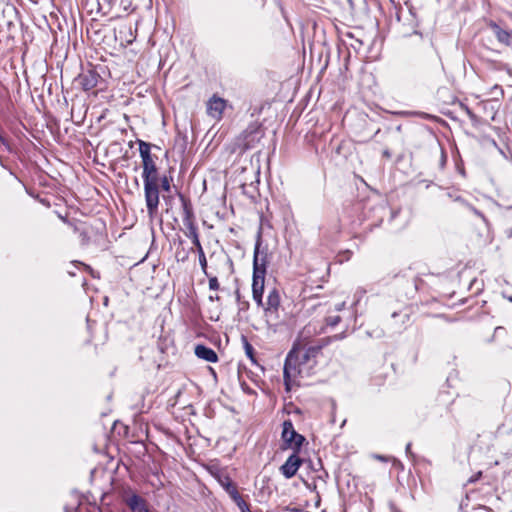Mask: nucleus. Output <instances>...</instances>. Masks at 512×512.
I'll use <instances>...</instances> for the list:
<instances>
[{
	"mask_svg": "<svg viewBox=\"0 0 512 512\" xmlns=\"http://www.w3.org/2000/svg\"><path fill=\"white\" fill-rule=\"evenodd\" d=\"M340 320L339 316H329L327 318V325L334 327L340 322Z\"/></svg>",
	"mask_w": 512,
	"mask_h": 512,
	"instance_id": "25",
	"label": "nucleus"
},
{
	"mask_svg": "<svg viewBox=\"0 0 512 512\" xmlns=\"http://www.w3.org/2000/svg\"><path fill=\"white\" fill-rule=\"evenodd\" d=\"M397 315H398V314H397V312H394V313L392 314V317H393V318H395Z\"/></svg>",
	"mask_w": 512,
	"mask_h": 512,
	"instance_id": "42",
	"label": "nucleus"
},
{
	"mask_svg": "<svg viewBox=\"0 0 512 512\" xmlns=\"http://www.w3.org/2000/svg\"><path fill=\"white\" fill-rule=\"evenodd\" d=\"M449 198H451L455 202H459L464 206H467L468 203L461 196H453L451 193L447 194Z\"/></svg>",
	"mask_w": 512,
	"mask_h": 512,
	"instance_id": "26",
	"label": "nucleus"
},
{
	"mask_svg": "<svg viewBox=\"0 0 512 512\" xmlns=\"http://www.w3.org/2000/svg\"><path fill=\"white\" fill-rule=\"evenodd\" d=\"M356 45H358V42H355V44H352V47L356 48Z\"/></svg>",
	"mask_w": 512,
	"mask_h": 512,
	"instance_id": "44",
	"label": "nucleus"
},
{
	"mask_svg": "<svg viewBox=\"0 0 512 512\" xmlns=\"http://www.w3.org/2000/svg\"><path fill=\"white\" fill-rule=\"evenodd\" d=\"M491 94L493 95L494 99H498L499 97H503L504 91L501 86L495 85L491 89Z\"/></svg>",
	"mask_w": 512,
	"mask_h": 512,
	"instance_id": "22",
	"label": "nucleus"
},
{
	"mask_svg": "<svg viewBox=\"0 0 512 512\" xmlns=\"http://www.w3.org/2000/svg\"><path fill=\"white\" fill-rule=\"evenodd\" d=\"M184 233H185V235L188 238L191 239L192 243L194 244L195 249H196V251L198 253L199 264L201 266L202 272L206 276H208V272H207V259H206L203 247H202V245L200 243V240H199L198 229L194 230V232H192V231H184Z\"/></svg>",
	"mask_w": 512,
	"mask_h": 512,
	"instance_id": "11",
	"label": "nucleus"
},
{
	"mask_svg": "<svg viewBox=\"0 0 512 512\" xmlns=\"http://www.w3.org/2000/svg\"><path fill=\"white\" fill-rule=\"evenodd\" d=\"M195 355L207 362L215 363L218 361L217 353L210 347L199 344L195 347Z\"/></svg>",
	"mask_w": 512,
	"mask_h": 512,
	"instance_id": "12",
	"label": "nucleus"
},
{
	"mask_svg": "<svg viewBox=\"0 0 512 512\" xmlns=\"http://www.w3.org/2000/svg\"><path fill=\"white\" fill-rule=\"evenodd\" d=\"M325 342L308 346L303 351L293 348L286 356L283 377L287 391L297 383L298 377L308 376L312 368L316 365V359L321 353Z\"/></svg>",
	"mask_w": 512,
	"mask_h": 512,
	"instance_id": "1",
	"label": "nucleus"
},
{
	"mask_svg": "<svg viewBox=\"0 0 512 512\" xmlns=\"http://www.w3.org/2000/svg\"><path fill=\"white\" fill-rule=\"evenodd\" d=\"M120 38L121 42H125L126 44H131L135 40V35L133 34L132 27L122 26L118 31V35L116 38Z\"/></svg>",
	"mask_w": 512,
	"mask_h": 512,
	"instance_id": "16",
	"label": "nucleus"
},
{
	"mask_svg": "<svg viewBox=\"0 0 512 512\" xmlns=\"http://www.w3.org/2000/svg\"><path fill=\"white\" fill-rule=\"evenodd\" d=\"M180 200L182 204V220L183 225L185 226V231L197 230V226L195 224V216L191 202L185 198L183 195H180Z\"/></svg>",
	"mask_w": 512,
	"mask_h": 512,
	"instance_id": "5",
	"label": "nucleus"
},
{
	"mask_svg": "<svg viewBox=\"0 0 512 512\" xmlns=\"http://www.w3.org/2000/svg\"><path fill=\"white\" fill-rule=\"evenodd\" d=\"M261 241V233H258V239L254 249V257H253V283H252V295L254 301L263 306V292H264V280L266 273V263L265 259L262 258L261 262L259 259V248Z\"/></svg>",
	"mask_w": 512,
	"mask_h": 512,
	"instance_id": "2",
	"label": "nucleus"
},
{
	"mask_svg": "<svg viewBox=\"0 0 512 512\" xmlns=\"http://www.w3.org/2000/svg\"><path fill=\"white\" fill-rule=\"evenodd\" d=\"M142 165H143L142 175L146 174V176H148V174L150 172H155V169L157 168L153 158L149 159V160L142 161Z\"/></svg>",
	"mask_w": 512,
	"mask_h": 512,
	"instance_id": "20",
	"label": "nucleus"
},
{
	"mask_svg": "<svg viewBox=\"0 0 512 512\" xmlns=\"http://www.w3.org/2000/svg\"><path fill=\"white\" fill-rule=\"evenodd\" d=\"M282 440L288 448H291L294 452H299L305 437L296 432L291 420H285L282 425Z\"/></svg>",
	"mask_w": 512,
	"mask_h": 512,
	"instance_id": "4",
	"label": "nucleus"
},
{
	"mask_svg": "<svg viewBox=\"0 0 512 512\" xmlns=\"http://www.w3.org/2000/svg\"><path fill=\"white\" fill-rule=\"evenodd\" d=\"M366 334L370 338L380 339V338L384 337L385 332H384V330L382 328L376 327V328H374L372 330H367Z\"/></svg>",
	"mask_w": 512,
	"mask_h": 512,
	"instance_id": "21",
	"label": "nucleus"
},
{
	"mask_svg": "<svg viewBox=\"0 0 512 512\" xmlns=\"http://www.w3.org/2000/svg\"><path fill=\"white\" fill-rule=\"evenodd\" d=\"M69 274H70V275H72V276H74V275H75V273H74V269H71V271H69Z\"/></svg>",
	"mask_w": 512,
	"mask_h": 512,
	"instance_id": "38",
	"label": "nucleus"
},
{
	"mask_svg": "<svg viewBox=\"0 0 512 512\" xmlns=\"http://www.w3.org/2000/svg\"><path fill=\"white\" fill-rule=\"evenodd\" d=\"M159 182L161 184V188L164 190V191H170V182H169V179L167 176H163L159 179Z\"/></svg>",
	"mask_w": 512,
	"mask_h": 512,
	"instance_id": "23",
	"label": "nucleus"
},
{
	"mask_svg": "<svg viewBox=\"0 0 512 512\" xmlns=\"http://www.w3.org/2000/svg\"><path fill=\"white\" fill-rule=\"evenodd\" d=\"M227 107V101L217 95H213L207 101V114L213 119L219 121L222 119L223 112Z\"/></svg>",
	"mask_w": 512,
	"mask_h": 512,
	"instance_id": "6",
	"label": "nucleus"
},
{
	"mask_svg": "<svg viewBox=\"0 0 512 512\" xmlns=\"http://www.w3.org/2000/svg\"><path fill=\"white\" fill-rule=\"evenodd\" d=\"M263 136V132L257 125H250L246 130L243 131V143L242 146L245 150L252 149L256 143L260 141Z\"/></svg>",
	"mask_w": 512,
	"mask_h": 512,
	"instance_id": "7",
	"label": "nucleus"
},
{
	"mask_svg": "<svg viewBox=\"0 0 512 512\" xmlns=\"http://www.w3.org/2000/svg\"><path fill=\"white\" fill-rule=\"evenodd\" d=\"M411 446H412V444H411V443H408V444L406 445V447H405V453H406V455H407V456H409V457H414V454H413V453H412V451H411Z\"/></svg>",
	"mask_w": 512,
	"mask_h": 512,
	"instance_id": "29",
	"label": "nucleus"
},
{
	"mask_svg": "<svg viewBox=\"0 0 512 512\" xmlns=\"http://www.w3.org/2000/svg\"><path fill=\"white\" fill-rule=\"evenodd\" d=\"M144 183V196L147 207V212L150 217H153L159 206V173L158 169L155 172H150L148 176L142 175Z\"/></svg>",
	"mask_w": 512,
	"mask_h": 512,
	"instance_id": "3",
	"label": "nucleus"
},
{
	"mask_svg": "<svg viewBox=\"0 0 512 512\" xmlns=\"http://www.w3.org/2000/svg\"><path fill=\"white\" fill-rule=\"evenodd\" d=\"M218 482L231 499H234L237 495L240 494L238 492L237 486L228 475L219 476Z\"/></svg>",
	"mask_w": 512,
	"mask_h": 512,
	"instance_id": "13",
	"label": "nucleus"
},
{
	"mask_svg": "<svg viewBox=\"0 0 512 512\" xmlns=\"http://www.w3.org/2000/svg\"><path fill=\"white\" fill-rule=\"evenodd\" d=\"M232 500L237 505V507L239 508V510L241 512H251L249 505L246 503V501H244V499L242 498V496L240 494L237 495Z\"/></svg>",
	"mask_w": 512,
	"mask_h": 512,
	"instance_id": "19",
	"label": "nucleus"
},
{
	"mask_svg": "<svg viewBox=\"0 0 512 512\" xmlns=\"http://www.w3.org/2000/svg\"><path fill=\"white\" fill-rule=\"evenodd\" d=\"M209 300L210 301H215V300H219V296L215 295V296H209Z\"/></svg>",
	"mask_w": 512,
	"mask_h": 512,
	"instance_id": "33",
	"label": "nucleus"
},
{
	"mask_svg": "<svg viewBox=\"0 0 512 512\" xmlns=\"http://www.w3.org/2000/svg\"><path fill=\"white\" fill-rule=\"evenodd\" d=\"M356 42H358V45L361 46L362 45V41L360 40H356Z\"/></svg>",
	"mask_w": 512,
	"mask_h": 512,
	"instance_id": "41",
	"label": "nucleus"
},
{
	"mask_svg": "<svg viewBox=\"0 0 512 512\" xmlns=\"http://www.w3.org/2000/svg\"><path fill=\"white\" fill-rule=\"evenodd\" d=\"M124 502L131 512H151L146 499L136 493L126 495L124 497Z\"/></svg>",
	"mask_w": 512,
	"mask_h": 512,
	"instance_id": "10",
	"label": "nucleus"
},
{
	"mask_svg": "<svg viewBox=\"0 0 512 512\" xmlns=\"http://www.w3.org/2000/svg\"><path fill=\"white\" fill-rule=\"evenodd\" d=\"M399 211H391V219H393Z\"/></svg>",
	"mask_w": 512,
	"mask_h": 512,
	"instance_id": "35",
	"label": "nucleus"
},
{
	"mask_svg": "<svg viewBox=\"0 0 512 512\" xmlns=\"http://www.w3.org/2000/svg\"><path fill=\"white\" fill-rule=\"evenodd\" d=\"M379 209L386 210V207L384 205H380Z\"/></svg>",
	"mask_w": 512,
	"mask_h": 512,
	"instance_id": "40",
	"label": "nucleus"
},
{
	"mask_svg": "<svg viewBox=\"0 0 512 512\" xmlns=\"http://www.w3.org/2000/svg\"><path fill=\"white\" fill-rule=\"evenodd\" d=\"M466 207H468L475 215L484 219V215L478 209H476L474 206L468 204Z\"/></svg>",
	"mask_w": 512,
	"mask_h": 512,
	"instance_id": "27",
	"label": "nucleus"
},
{
	"mask_svg": "<svg viewBox=\"0 0 512 512\" xmlns=\"http://www.w3.org/2000/svg\"><path fill=\"white\" fill-rule=\"evenodd\" d=\"M138 145H139V153L142 158V161L152 159V156L150 153V149H151L150 144L143 140H138Z\"/></svg>",
	"mask_w": 512,
	"mask_h": 512,
	"instance_id": "17",
	"label": "nucleus"
},
{
	"mask_svg": "<svg viewBox=\"0 0 512 512\" xmlns=\"http://www.w3.org/2000/svg\"><path fill=\"white\" fill-rule=\"evenodd\" d=\"M376 458L381 460V461H387L386 457H384L382 455H377Z\"/></svg>",
	"mask_w": 512,
	"mask_h": 512,
	"instance_id": "34",
	"label": "nucleus"
},
{
	"mask_svg": "<svg viewBox=\"0 0 512 512\" xmlns=\"http://www.w3.org/2000/svg\"><path fill=\"white\" fill-rule=\"evenodd\" d=\"M99 79L100 75L90 69L80 73L75 81L84 91H90L97 86Z\"/></svg>",
	"mask_w": 512,
	"mask_h": 512,
	"instance_id": "8",
	"label": "nucleus"
},
{
	"mask_svg": "<svg viewBox=\"0 0 512 512\" xmlns=\"http://www.w3.org/2000/svg\"><path fill=\"white\" fill-rule=\"evenodd\" d=\"M481 474H482L481 472H478L475 476L470 478L469 482L477 481L480 478Z\"/></svg>",
	"mask_w": 512,
	"mask_h": 512,
	"instance_id": "30",
	"label": "nucleus"
},
{
	"mask_svg": "<svg viewBox=\"0 0 512 512\" xmlns=\"http://www.w3.org/2000/svg\"><path fill=\"white\" fill-rule=\"evenodd\" d=\"M356 45H358V42H355V44H352V47L356 48Z\"/></svg>",
	"mask_w": 512,
	"mask_h": 512,
	"instance_id": "43",
	"label": "nucleus"
},
{
	"mask_svg": "<svg viewBox=\"0 0 512 512\" xmlns=\"http://www.w3.org/2000/svg\"><path fill=\"white\" fill-rule=\"evenodd\" d=\"M69 274H70V275H72V276H74V275H75V273H74V269H71V271H69Z\"/></svg>",
	"mask_w": 512,
	"mask_h": 512,
	"instance_id": "37",
	"label": "nucleus"
},
{
	"mask_svg": "<svg viewBox=\"0 0 512 512\" xmlns=\"http://www.w3.org/2000/svg\"><path fill=\"white\" fill-rule=\"evenodd\" d=\"M301 464L302 460L298 456V452H293L280 467V471L285 478L290 479L296 475Z\"/></svg>",
	"mask_w": 512,
	"mask_h": 512,
	"instance_id": "9",
	"label": "nucleus"
},
{
	"mask_svg": "<svg viewBox=\"0 0 512 512\" xmlns=\"http://www.w3.org/2000/svg\"><path fill=\"white\" fill-rule=\"evenodd\" d=\"M209 289L210 290H218L219 282L216 276L209 277Z\"/></svg>",
	"mask_w": 512,
	"mask_h": 512,
	"instance_id": "24",
	"label": "nucleus"
},
{
	"mask_svg": "<svg viewBox=\"0 0 512 512\" xmlns=\"http://www.w3.org/2000/svg\"><path fill=\"white\" fill-rule=\"evenodd\" d=\"M344 306V303H342L341 305H338L337 307V310H341V308Z\"/></svg>",
	"mask_w": 512,
	"mask_h": 512,
	"instance_id": "39",
	"label": "nucleus"
},
{
	"mask_svg": "<svg viewBox=\"0 0 512 512\" xmlns=\"http://www.w3.org/2000/svg\"><path fill=\"white\" fill-rule=\"evenodd\" d=\"M493 32L498 39L499 42L504 44H510L512 33L502 29L499 25L493 24L492 25Z\"/></svg>",
	"mask_w": 512,
	"mask_h": 512,
	"instance_id": "15",
	"label": "nucleus"
},
{
	"mask_svg": "<svg viewBox=\"0 0 512 512\" xmlns=\"http://www.w3.org/2000/svg\"><path fill=\"white\" fill-rule=\"evenodd\" d=\"M356 45H358V42H355V44H352V47L356 48Z\"/></svg>",
	"mask_w": 512,
	"mask_h": 512,
	"instance_id": "45",
	"label": "nucleus"
},
{
	"mask_svg": "<svg viewBox=\"0 0 512 512\" xmlns=\"http://www.w3.org/2000/svg\"><path fill=\"white\" fill-rule=\"evenodd\" d=\"M178 260H181V261H185L187 259V253L184 252L183 254H181V258L179 257V253L176 254Z\"/></svg>",
	"mask_w": 512,
	"mask_h": 512,
	"instance_id": "31",
	"label": "nucleus"
},
{
	"mask_svg": "<svg viewBox=\"0 0 512 512\" xmlns=\"http://www.w3.org/2000/svg\"><path fill=\"white\" fill-rule=\"evenodd\" d=\"M445 162H446V154L442 150V152H441V164L444 165Z\"/></svg>",
	"mask_w": 512,
	"mask_h": 512,
	"instance_id": "32",
	"label": "nucleus"
},
{
	"mask_svg": "<svg viewBox=\"0 0 512 512\" xmlns=\"http://www.w3.org/2000/svg\"><path fill=\"white\" fill-rule=\"evenodd\" d=\"M280 305V296L276 289H273L269 292L266 301L265 310H273L276 311Z\"/></svg>",
	"mask_w": 512,
	"mask_h": 512,
	"instance_id": "14",
	"label": "nucleus"
},
{
	"mask_svg": "<svg viewBox=\"0 0 512 512\" xmlns=\"http://www.w3.org/2000/svg\"><path fill=\"white\" fill-rule=\"evenodd\" d=\"M242 342H243V347H244L246 356L251 360L252 363L255 364L256 359H255V350H254L253 346L249 343L248 339L245 336H242Z\"/></svg>",
	"mask_w": 512,
	"mask_h": 512,
	"instance_id": "18",
	"label": "nucleus"
},
{
	"mask_svg": "<svg viewBox=\"0 0 512 512\" xmlns=\"http://www.w3.org/2000/svg\"><path fill=\"white\" fill-rule=\"evenodd\" d=\"M80 238H81V241H82L83 244L88 243L89 238H88V235H87V233L85 231H81L80 232Z\"/></svg>",
	"mask_w": 512,
	"mask_h": 512,
	"instance_id": "28",
	"label": "nucleus"
},
{
	"mask_svg": "<svg viewBox=\"0 0 512 512\" xmlns=\"http://www.w3.org/2000/svg\"><path fill=\"white\" fill-rule=\"evenodd\" d=\"M509 235L512 236V232Z\"/></svg>",
	"mask_w": 512,
	"mask_h": 512,
	"instance_id": "46",
	"label": "nucleus"
},
{
	"mask_svg": "<svg viewBox=\"0 0 512 512\" xmlns=\"http://www.w3.org/2000/svg\"><path fill=\"white\" fill-rule=\"evenodd\" d=\"M78 264H79V265H81V266H83V267H84V269H86V270H90V267H89V266H87V265H85V264H83V263H80V262H78Z\"/></svg>",
	"mask_w": 512,
	"mask_h": 512,
	"instance_id": "36",
	"label": "nucleus"
}]
</instances>
